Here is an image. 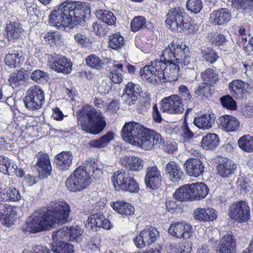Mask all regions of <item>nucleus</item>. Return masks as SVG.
<instances>
[{"mask_svg":"<svg viewBox=\"0 0 253 253\" xmlns=\"http://www.w3.org/2000/svg\"><path fill=\"white\" fill-rule=\"evenodd\" d=\"M233 3L236 9L245 10L253 7V0H233Z\"/></svg>","mask_w":253,"mask_h":253,"instance_id":"nucleus-50","label":"nucleus"},{"mask_svg":"<svg viewBox=\"0 0 253 253\" xmlns=\"http://www.w3.org/2000/svg\"><path fill=\"white\" fill-rule=\"evenodd\" d=\"M121 162L122 165L133 171L141 170L144 164V161L141 158L132 156L123 157L121 160Z\"/></svg>","mask_w":253,"mask_h":253,"instance_id":"nucleus-25","label":"nucleus"},{"mask_svg":"<svg viewBox=\"0 0 253 253\" xmlns=\"http://www.w3.org/2000/svg\"><path fill=\"white\" fill-rule=\"evenodd\" d=\"M165 171L169 180L173 182L178 181L183 175L180 166L174 161H170L166 164Z\"/></svg>","mask_w":253,"mask_h":253,"instance_id":"nucleus-21","label":"nucleus"},{"mask_svg":"<svg viewBox=\"0 0 253 253\" xmlns=\"http://www.w3.org/2000/svg\"><path fill=\"white\" fill-rule=\"evenodd\" d=\"M85 226L92 231H96L98 228H103L105 229L111 228V224L108 219L100 213L90 215L86 221Z\"/></svg>","mask_w":253,"mask_h":253,"instance_id":"nucleus-14","label":"nucleus"},{"mask_svg":"<svg viewBox=\"0 0 253 253\" xmlns=\"http://www.w3.org/2000/svg\"><path fill=\"white\" fill-rule=\"evenodd\" d=\"M139 237H157L159 232L155 227H146L139 234Z\"/></svg>","mask_w":253,"mask_h":253,"instance_id":"nucleus-58","label":"nucleus"},{"mask_svg":"<svg viewBox=\"0 0 253 253\" xmlns=\"http://www.w3.org/2000/svg\"><path fill=\"white\" fill-rule=\"evenodd\" d=\"M27 76L22 70L17 71L10 76L9 82L10 85L13 88L24 84Z\"/></svg>","mask_w":253,"mask_h":253,"instance_id":"nucleus-43","label":"nucleus"},{"mask_svg":"<svg viewBox=\"0 0 253 253\" xmlns=\"http://www.w3.org/2000/svg\"><path fill=\"white\" fill-rule=\"evenodd\" d=\"M192 243L183 238L182 241L174 245H170L171 249L175 253H192Z\"/></svg>","mask_w":253,"mask_h":253,"instance_id":"nucleus-44","label":"nucleus"},{"mask_svg":"<svg viewBox=\"0 0 253 253\" xmlns=\"http://www.w3.org/2000/svg\"><path fill=\"white\" fill-rule=\"evenodd\" d=\"M214 114H206L195 117L193 124L200 129L208 130L214 125L215 118Z\"/></svg>","mask_w":253,"mask_h":253,"instance_id":"nucleus-24","label":"nucleus"},{"mask_svg":"<svg viewBox=\"0 0 253 253\" xmlns=\"http://www.w3.org/2000/svg\"><path fill=\"white\" fill-rule=\"evenodd\" d=\"M56 238L52 244L51 250L53 253H74V246L72 244Z\"/></svg>","mask_w":253,"mask_h":253,"instance_id":"nucleus-32","label":"nucleus"},{"mask_svg":"<svg viewBox=\"0 0 253 253\" xmlns=\"http://www.w3.org/2000/svg\"><path fill=\"white\" fill-rule=\"evenodd\" d=\"M239 147L244 151L251 152L253 151V137L250 135H244L238 140Z\"/></svg>","mask_w":253,"mask_h":253,"instance_id":"nucleus-47","label":"nucleus"},{"mask_svg":"<svg viewBox=\"0 0 253 253\" xmlns=\"http://www.w3.org/2000/svg\"><path fill=\"white\" fill-rule=\"evenodd\" d=\"M184 168L186 174L190 176L198 177L204 172L205 167L199 159L189 158L185 162Z\"/></svg>","mask_w":253,"mask_h":253,"instance_id":"nucleus-15","label":"nucleus"},{"mask_svg":"<svg viewBox=\"0 0 253 253\" xmlns=\"http://www.w3.org/2000/svg\"><path fill=\"white\" fill-rule=\"evenodd\" d=\"M23 253H50L49 249L44 246L35 245L31 250L25 249Z\"/></svg>","mask_w":253,"mask_h":253,"instance_id":"nucleus-60","label":"nucleus"},{"mask_svg":"<svg viewBox=\"0 0 253 253\" xmlns=\"http://www.w3.org/2000/svg\"><path fill=\"white\" fill-rule=\"evenodd\" d=\"M178 92L181 99L188 102L190 101L192 98V95L189 89L187 87L184 85H181L178 87Z\"/></svg>","mask_w":253,"mask_h":253,"instance_id":"nucleus-57","label":"nucleus"},{"mask_svg":"<svg viewBox=\"0 0 253 253\" xmlns=\"http://www.w3.org/2000/svg\"><path fill=\"white\" fill-rule=\"evenodd\" d=\"M30 77L34 81L41 82L43 80H47L48 75L44 71L41 70H36L32 73Z\"/></svg>","mask_w":253,"mask_h":253,"instance_id":"nucleus-59","label":"nucleus"},{"mask_svg":"<svg viewBox=\"0 0 253 253\" xmlns=\"http://www.w3.org/2000/svg\"><path fill=\"white\" fill-rule=\"evenodd\" d=\"M125 44L124 38L119 34H114L109 37L108 46L110 48L119 50Z\"/></svg>","mask_w":253,"mask_h":253,"instance_id":"nucleus-46","label":"nucleus"},{"mask_svg":"<svg viewBox=\"0 0 253 253\" xmlns=\"http://www.w3.org/2000/svg\"><path fill=\"white\" fill-rule=\"evenodd\" d=\"M21 198L19 191L15 188L10 187L3 189L0 202H17Z\"/></svg>","mask_w":253,"mask_h":253,"instance_id":"nucleus-38","label":"nucleus"},{"mask_svg":"<svg viewBox=\"0 0 253 253\" xmlns=\"http://www.w3.org/2000/svg\"><path fill=\"white\" fill-rule=\"evenodd\" d=\"M123 98L128 105L134 104L142 92V89L138 84L132 82L128 83L124 89Z\"/></svg>","mask_w":253,"mask_h":253,"instance_id":"nucleus-17","label":"nucleus"},{"mask_svg":"<svg viewBox=\"0 0 253 253\" xmlns=\"http://www.w3.org/2000/svg\"><path fill=\"white\" fill-rule=\"evenodd\" d=\"M249 84L239 80L233 81L229 84L231 93L237 98L243 97L249 87Z\"/></svg>","mask_w":253,"mask_h":253,"instance_id":"nucleus-27","label":"nucleus"},{"mask_svg":"<svg viewBox=\"0 0 253 253\" xmlns=\"http://www.w3.org/2000/svg\"><path fill=\"white\" fill-rule=\"evenodd\" d=\"M23 52L20 50H13L7 54L5 57V62L10 68H15L19 66L24 60Z\"/></svg>","mask_w":253,"mask_h":253,"instance_id":"nucleus-26","label":"nucleus"},{"mask_svg":"<svg viewBox=\"0 0 253 253\" xmlns=\"http://www.w3.org/2000/svg\"><path fill=\"white\" fill-rule=\"evenodd\" d=\"M220 101L223 107L227 109L234 110L236 109V103L229 95H225L220 98Z\"/></svg>","mask_w":253,"mask_h":253,"instance_id":"nucleus-52","label":"nucleus"},{"mask_svg":"<svg viewBox=\"0 0 253 253\" xmlns=\"http://www.w3.org/2000/svg\"><path fill=\"white\" fill-rule=\"evenodd\" d=\"M146 19L141 16L135 17L130 23L131 30L136 32L139 30L146 27Z\"/></svg>","mask_w":253,"mask_h":253,"instance_id":"nucleus-48","label":"nucleus"},{"mask_svg":"<svg viewBox=\"0 0 253 253\" xmlns=\"http://www.w3.org/2000/svg\"><path fill=\"white\" fill-rule=\"evenodd\" d=\"M114 139V133L112 131H109L99 139L90 141L88 145L91 147L103 148L106 147Z\"/></svg>","mask_w":253,"mask_h":253,"instance_id":"nucleus-39","label":"nucleus"},{"mask_svg":"<svg viewBox=\"0 0 253 253\" xmlns=\"http://www.w3.org/2000/svg\"><path fill=\"white\" fill-rule=\"evenodd\" d=\"M210 85L205 83H201L195 89V93L199 96H204L208 97L210 95Z\"/></svg>","mask_w":253,"mask_h":253,"instance_id":"nucleus-55","label":"nucleus"},{"mask_svg":"<svg viewBox=\"0 0 253 253\" xmlns=\"http://www.w3.org/2000/svg\"><path fill=\"white\" fill-rule=\"evenodd\" d=\"M175 199L181 201H193L191 184H185L178 188L173 194Z\"/></svg>","mask_w":253,"mask_h":253,"instance_id":"nucleus-28","label":"nucleus"},{"mask_svg":"<svg viewBox=\"0 0 253 253\" xmlns=\"http://www.w3.org/2000/svg\"><path fill=\"white\" fill-rule=\"evenodd\" d=\"M68 227L63 226L58 230L53 232L52 237H68Z\"/></svg>","mask_w":253,"mask_h":253,"instance_id":"nucleus-63","label":"nucleus"},{"mask_svg":"<svg viewBox=\"0 0 253 253\" xmlns=\"http://www.w3.org/2000/svg\"><path fill=\"white\" fill-rule=\"evenodd\" d=\"M70 212V207L65 202H54L50 203L44 216L50 228L54 223L63 224L69 221Z\"/></svg>","mask_w":253,"mask_h":253,"instance_id":"nucleus-7","label":"nucleus"},{"mask_svg":"<svg viewBox=\"0 0 253 253\" xmlns=\"http://www.w3.org/2000/svg\"><path fill=\"white\" fill-rule=\"evenodd\" d=\"M86 63L89 66L98 69L102 65L103 62L98 56L95 55H90L86 58Z\"/></svg>","mask_w":253,"mask_h":253,"instance_id":"nucleus-51","label":"nucleus"},{"mask_svg":"<svg viewBox=\"0 0 253 253\" xmlns=\"http://www.w3.org/2000/svg\"><path fill=\"white\" fill-rule=\"evenodd\" d=\"M24 102L25 107L30 111L38 110L41 108L40 105L35 104V103H37L36 101L32 98L31 96L27 94V93L26 96L24 99Z\"/></svg>","mask_w":253,"mask_h":253,"instance_id":"nucleus-56","label":"nucleus"},{"mask_svg":"<svg viewBox=\"0 0 253 253\" xmlns=\"http://www.w3.org/2000/svg\"><path fill=\"white\" fill-rule=\"evenodd\" d=\"M178 44L176 42L172 43L169 48H166L163 51L160 59H156L151 62V65H145L140 71L141 76L149 82L156 84L161 82L163 76L161 75L162 69L165 67V64L162 61H171V58L174 57L172 52L177 51V54H181V48H178ZM179 55V54H177Z\"/></svg>","mask_w":253,"mask_h":253,"instance_id":"nucleus-3","label":"nucleus"},{"mask_svg":"<svg viewBox=\"0 0 253 253\" xmlns=\"http://www.w3.org/2000/svg\"><path fill=\"white\" fill-rule=\"evenodd\" d=\"M73 155L70 152H62L56 156V164L61 170L68 169L72 164Z\"/></svg>","mask_w":253,"mask_h":253,"instance_id":"nucleus-33","label":"nucleus"},{"mask_svg":"<svg viewBox=\"0 0 253 253\" xmlns=\"http://www.w3.org/2000/svg\"><path fill=\"white\" fill-rule=\"evenodd\" d=\"M166 22L172 30L180 28L187 34H193L197 31L199 26L193 24V22L180 7L170 9L168 14Z\"/></svg>","mask_w":253,"mask_h":253,"instance_id":"nucleus-6","label":"nucleus"},{"mask_svg":"<svg viewBox=\"0 0 253 253\" xmlns=\"http://www.w3.org/2000/svg\"><path fill=\"white\" fill-rule=\"evenodd\" d=\"M193 216L200 221H213L216 219L217 213L212 208H198L194 211Z\"/></svg>","mask_w":253,"mask_h":253,"instance_id":"nucleus-23","label":"nucleus"},{"mask_svg":"<svg viewBox=\"0 0 253 253\" xmlns=\"http://www.w3.org/2000/svg\"><path fill=\"white\" fill-rule=\"evenodd\" d=\"M201 77L204 83L212 86L219 79L217 73L211 68H208L201 73Z\"/></svg>","mask_w":253,"mask_h":253,"instance_id":"nucleus-45","label":"nucleus"},{"mask_svg":"<svg viewBox=\"0 0 253 253\" xmlns=\"http://www.w3.org/2000/svg\"><path fill=\"white\" fill-rule=\"evenodd\" d=\"M27 93L36 101L35 104L40 105L42 107L44 101V93L41 87L32 86L27 90Z\"/></svg>","mask_w":253,"mask_h":253,"instance_id":"nucleus-42","label":"nucleus"},{"mask_svg":"<svg viewBox=\"0 0 253 253\" xmlns=\"http://www.w3.org/2000/svg\"><path fill=\"white\" fill-rule=\"evenodd\" d=\"M220 124L222 128L227 132L235 131L239 126V122L237 119L230 115L221 116L220 118Z\"/></svg>","mask_w":253,"mask_h":253,"instance_id":"nucleus-31","label":"nucleus"},{"mask_svg":"<svg viewBox=\"0 0 253 253\" xmlns=\"http://www.w3.org/2000/svg\"><path fill=\"white\" fill-rule=\"evenodd\" d=\"M87 245L88 248L91 250H99L101 246V239L100 238H91Z\"/></svg>","mask_w":253,"mask_h":253,"instance_id":"nucleus-62","label":"nucleus"},{"mask_svg":"<svg viewBox=\"0 0 253 253\" xmlns=\"http://www.w3.org/2000/svg\"><path fill=\"white\" fill-rule=\"evenodd\" d=\"M186 6L188 10L196 14L201 11L203 4L201 0H189L187 1Z\"/></svg>","mask_w":253,"mask_h":253,"instance_id":"nucleus-49","label":"nucleus"},{"mask_svg":"<svg viewBox=\"0 0 253 253\" xmlns=\"http://www.w3.org/2000/svg\"><path fill=\"white\" fill-rule=\"evenodd\" d=\"M124 72L123 64L116 61L110 68L109 77L114 84H120L123 81V76L122 74Z\"/></svg>","mask_w":253,"mask_h":253,"instance_id":"nucleus-35","label":"nucleus"},{"mask_svg":"<svg viewBox=\"0 0 253 253\" xmlns=\"http://www.w3.org/2000/svg\"><path fill=\"white\" fill-rule=\"evenodd\" d=\"M91 183L90 178L82 168H77L67 179L66 186L72 192L80 191Z\"/></svg>","mask_w":253,"mask_h":253,"instance_id":"nucleus-9","label":"nucleus"},{"mask_svg":"<svg viewBox=\"0 0 253 253\" xmlns=\"http://www.w3.org/2000/svg\"><path fill=\"white\" fill-rule=\"evenodd\" d=\"M74 39L78 44L82 46H86L89 42V38L83 31L75 34Z\"/></svg>","mask_w":253,"mask_h":253,"instance_id":"nucleus-54","label":"nucleus"},{"mask_svg":"<svg viewBox=\"0 0 253 253\" xmlns=\"http://www.w3.org/2000/svg\"><path fill=\"white\" fill-rule=\"evenodd\" d=\"M162 175L157 166L149 167L146 169L145 182L146 187L153 190L159 187L161 183Z\"/></svg>","mask_w":253,"mask_h":253,"instance_id":"nucleus-13","label":"nucleus"},{"mask_svg":"<svg viewBox=\"0 0 253 253\" xmlns=\"http://www.w3.org/2000/svg\"><path fill=\"white\" fill-rule=\"evenodd\" d=\"M37 167L40 176L44 177L49 175L52 170L49 156L42 152L37 155Z\"/></svg>","mask_w":253,"mask_h":253,"instance_id":"nucleus-19","label":"nucleus"},{"mask_svg":"<svg viewBox=\"0 0 253 253\" xmlns=\"http://www.w3.org/2000/svg\"><path fill=\"white\" fill-rule=\"evenodd\" d=\"M110 204L113 209L120 214L129 215L134 212V207L128 203L124 201H118Z\"/></svg>","mask_w":253,"mask_h":253,"instance_id":"nucleus-37","label":"nucleus"},{"mask_svg":"<svg viewBox=\"0 0 253 253\" xmlns=\"http://www.w3.org/2000/svg\"><path fill=\"white\" fill-rule=\"evenodd\" d=\"M82 234L83 230L79 226L68 227V237H79Z\"/></svg>","mask_w":253,"mask_h":253,"instance_id":"nucleus-61","label":"nucleus"},{"mask_svg":"<svg viewBox=\"0 0 253 253\" xmlns=\"http://www.w3.org/2000/svg\"><path fill=\"white\" fill-rule=\"evenodd\" d=\"M85 22V11L76 3L66 1L53 10L49 16L48 23L60 29L73 28L75 25H82Z\"/></svg>","mask_w":253,"mask_h":253,"instance_id":"nucleus-1","label":"nucleus"},{"mask_svg":"<svg viewBox=\"0 0 253 253\" xmlns=\"http://www.w3.org/2000/svg\"><path fill=\"white\" fill-rule=\"evenodd\" d=\"M111 180L116 190L136 193L139 188L136 180L130 176L127 171L123 169L114 172Z\"/></svg>","mask_w":253,"mask_h":253,"instance_id":"nucleus-8","label":"nucleus"},{"mask_svg":"<svg viewBox=\"0 0 253 253\" xmlns=\"http://www.w3.org/2000/svg\"><path fill=\"white\" fill-rule=\"evenodd\" d=\"M193 201L200 200L205 198L209 193V188L203 183H194L191 184Z\"/></svg>","mask_w":253,"mask_h":253,"instance_id":"nucleus-36","label":"nucleus"},{"mask_svg":"<svg viewBox=\"0 0 253 253\" xmlns=\"http://www.w3.org/2000/svg\"><path fill=\"white\" fill-rule=\"evenodd\" d=\"M236 168V165L231 160L226 157L222 158L216 167L217 174L223 178L229 177L234 173Z\"/></svg>","mask_w":253,"mask_h":253,"instance_id":"nucleus-16","label":"nucleus"},{"mask_svg":"<svg viewBox=\"0 0 253 253\" xmlns=\"http://www.w3.org/2000/svg\"><path fill=\"white\" fill-rule=\"evenodd\" d=\"M72 63L65 56H60L51 64V68L58 73L67 74L72 71Z\"/></svg>","mask_w":253,"mask_h":253,"instance_id":"nucleus-22","label":"nucleus"},{"mask_svg":"<svg viewBox=\"0 0 253 253\" xmlns=\"http://www.w3.org/2000/svg\"><path fill=\"white\" fill-rule=\"evenodd\" d=\"M176 42L178 45V48H181V54L177 55V51L171 52L174 57L171 58V61H162L165 64V67L162 69L161 75L163 76V79L164 82H171L176 81L179 76V63H183L185 65H188L189 61L187 58H185V50L186 46L182 42L177 39H174L166 48H169L172 43Z\"/></svg>","mask_w":253,"mask_h":253,"instance_id":"nucleus-5","label":"nucleus"},{"mask_svg":"<svg viewBox=\"0 0 253 253\" xmlns=\"http://www.w3.org/2000/svg\"><path fill=\"white\" fill-rule=\"evenodd\" d=\"M121 133L125 141L145 150L152 149L162 139L160 134L135 122L126 123Z\"/></svg>","mask_w":253,"mask_h":253,"instance_id":"nucleus-2","label":"nucleus"},{"mask_svg":"<svg viewBox=\"0 0 253 253\" xmlns=\"http://www.w3.org/2000/svg\"><path fill=\"white\" fill-rule=\"evenodd\" d=\"M79 168H82L90 179L92 176L94 178H98L102 173L101 169L98 168L97 164L93 160L86 161Z\"/></svg>","mask_w":253,"mask_h":253,"instance_id":"nucleus-29","label":"nucleus"},{"mask_svg":"<svg viewBox=\"0 0 253 253\" xmlns=\"http://www.w3.org/2000/svg\"><path fill=\"white\" fill-rule=\"evenodd\" d=\"M228 215L239 222H247L250 218V207L245 201L234 203L229 207Z\"/></svg>","mask_w":253,"mask_h":253,"instance_id":"nucleus-11","label":"nucleus"},{"mask_svg":"<svg viewBox=\"0 0 253 253\" xmlns=\"http://www.w3.org/2000/svg\"><path fill=\"white\" fill-rule=\"evenodd\" d=\"M201 55L203 58L210 63L215 62L219 57L216 53L212 50L209 51L202 50Z\"/></svg>","mask_w":253,"mask_h":253,"instance_id":"nucleus-53","label":"nucleus"},{"mask_svg":"<svg viewBox=\"0 0 253 253\" xmlns=\"http://www.w3.org/2000/svg\"><path fill=\"white\" fill-rule=\"evenodd\" d=\"M219 139L215 133H208L204 136L201 142L203 148L206 150L215 149L219 144Z\"/></svg>","mask_w":253,"mask_h":253,"instance_id":"nucleus-40","label":"nucleus"},{"mask_svg":"<svg viewBox=\"0 0 253 253\" xmlns=\"http://www.w3.org/2000/svg\"><path fill=\"white\" fill-rule=\"evenodd\" d=\"M52 118L56 121H61L63 119L64 115L62 112L58 107L52 109Z\"/></svg>","mask_w":253,"mask_h":253,"instance_id":"nucleus-64","label":"nucleus"},{"mask_svg":"<svg viewBox=\"0 0 253 253\" xmlns=\"http://www.w3.org/2000/svg\"><path fill=\"white\" fill-rule=\"evenodd\" d=\"M95 14L99 20L108 25L112 26L116 24V18L111 11L103 9H97L95 11Z\"/></svg>","mask_w":253,"mask_h":253,"instance_id":"nucleus-41","label":"nucleus"},{"mask_svg":"<svg viewBox=\"0 0 253 253\" xmlns=\"http://www.w3.org/2000/svg\"><path fill=\"white\" fill-rule=\"evenodd\" d=\"M23 30L18 22H11L6 24L5 27L6 37L9 41H14L20 37Z\"/></svg>","mask_w":253,"mask_h":253,"instance_id":"nucleus-30","label":"nucleus"},{"mask_svg":"<svg viewBox=\"0 0 253 253\" xmlns=\"http://www.w3.org/2000/svg\"><path fill=\"white\" fill-rule=\"evenodd\" d=\"M236 241L234 238H221L218 245L217 253H235Z\"/></svg>","mask_w":253,"mask_h":253,"instance_id":"nucleus-34","label":"nucleus"},{"mask_svg":"<svg viewBox=\"0 0 253 253\" xmlns=\"http://www.w3.org/2000/svg\"><path fill=\"white\" fill-rule=\"evenodd\" d=\"M161 106L162 111L170 114H180L184 110L181 99L178 95L164 98L161 101Z\"/></svg>","mask_w":253,"mask_h":253,"instance_id":"nucleus-12","label":"nucleus"},{"mask_svg":"<svg viewBox=\"0 0 253 253\" xmlns=\"http://www.w3.org/2000/svg\"><path fill=\"white\" fill-rule=\"evenodd\" d=\"M231 15L229 10L226 8H219L213 11L210 14V20L215 25H221L226 24L231 19Z\"/></svg>","mask_w":253,"mask_h":253,"instance_id":"nucleus-20","label":"nucleus"},{"mask_svg":"<svg viewBox=\"0 0 253 253\" xmlns=\"http://www.w3.org/2000/svg\"><path fill=\"white\" fill-rule=\"evenodd\" d=\"M78 119L82 130L90 134H99L106 126L101 113L90 105L83 107L78 113Z\"/></svg>","mask_w":253,"mask_h":253,"instance_id":"nucleus-4","label":"nucleus"},{"mask_svg":"<svg viewBox=\"0 0 253 253\" xmlns=\"http://www.w3.org/2000/svg\"><path fill=\"white\" fill-rule=\"evenodd\" d=\"M169 232L176 237H191L193 235L191 226L184 222L172 224L169 229Z\"/></svg>","mask_w":253,"mask_h":253,"instance_id":"nucleus-18","label":"nucleus"},{"mask_svg":"<svg viewBox=\"0 0 253 253\" xmlns=\"http://www.w3.org/2000/svg\"><path fill=\"white\" fill-rule=\"evenodd\" d=\"M44 212L39 210L34 212L23 225L22 230L25 233H37L49 228L44 217Z\"/></svg>","mask_w":253,"mask_h":253,"instance_id":"nucleus-10","label":"nucleus"}]
</instances>
